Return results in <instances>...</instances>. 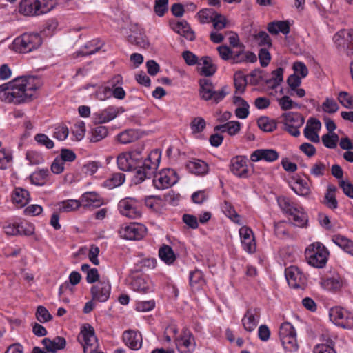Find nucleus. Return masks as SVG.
Wrapping results in <instances>:
<instances>
[{
    "label": "nucleus",
    "mask_w": 353,
    "mask_h": 353,
    "mask_svg": "<svg viewBox=\"0 0 353 353\" xmlns=\"http://www.w3.org/2000/svg\"><path fill=\"white\" fill-rule=\"evenodd\" d=\"M143 145L128 152H122L117 157L118 168L123 171L129 172L136 170V179L139 183L146 178H151L159 167L161 161V152L158 150L151 151L146 158L142 157Z\"/></svg>",
    "instance_id": "obj_1"
},
{
    "label": "nucleus",
    "mask_w": 353,
    "mask_h": 353,
    "mask_svg": "<svg viewBox=\"0 0 353 353\" xmlns=\"http://www.w3.org/2000/svg\"><path fill=\"white\" fill-rule=\"evenodd\" d=\"M39 79L34 77H21L0 85V99L9 103H28L37 97Z\"/></svg>",
    "instance_id": "obj_2"
},
{
    "label": "nucleus",
    "mask_w": 353,
    "mask_h": 353,
    "mask_svg": "<svg viewBox=\"0 0 353 353\" xmlns=\"http://www.w3.org/2000/svg\"><path fill=\"white\" fill-rule=\"evenodd\" d=\"M57 4L56 0H21L19 12L25 16H40L53 10Z\"/></svg>",
    "instance_id": "obj_3"
},
{
    "label": "nucleus",
    "mask_w": 353,
    "mask_h": 353,
    "mask_svg": "<svg viewBox=\"0 0 353 353\" xmlns=\"http://www.w3.org/2000/svg\"><path fill=\"white\" fill-rule=\"evenodd\" d=\"M199 94L201 99L205 101H211L212 103L215 104L223 100L229 93L227 85L223 86L219 90H216L214 85L208 79H201L199 81Z\"/></svg>",
    "instance_id": "obj_4"
},
{
    "label": "nucleus",
    "mask_w": 353,
    "mask_h": 353,
    "mask_svg": "<svg viewBox=\"0 0 353 353\" xmlns=\"http://www.w3.org/2000/svg\"><path fill=\"white\" fill-rule=\"evenodd\" d=\"M42 43V39L38 33H24L17 37L13 43V48L19 53H28L37 49Z\"/></svg>",
    "instance_id": "obj_5"
},
{
    "label": "nucleus",
    "mask_w": 353,
    "mask_h": 353,
    "mask_svg": "<svg viewBox=\"0 0 353 353\" xmlns=\"http://www.w3.org/2000/svg\"><path fill=\"white\" fill-rule=\"evenodd\" d=\"M328 251L321 243L311 244L305 250L308 263L315 268H323L327 261Z\"/></svg>",
    "instance_id": "obj_6"
},
{
    "label": "nucleus",
    "mask_w": 353,
    "mask_h": 353,
    "mask_svg": "<svg viewBox=\"0 0 353 353\" xmlns=\"http://www.w3.org/2000/svg\"><path fill=\"white\" fill-rule=\"evenodd\" d=\"M121 34L128 38V41L141 48H147L149 45L143 30L139 23H126V26L121 28Z\"/></svg>",
    "instance_id": "obj_7"
},
{
    "label": "nucleus",
    "mask_w": 353,
    "mask_h": 353,
    "mask_svg": "<svg viewBox=\"0 0 353 353\" xmlns=\"http://www.w3.org/2000/svg\"><path fill=\"white\" fill-rule=\"evenodd\" d=\"M77 339L81 344L84 353H94L99 348L94 330L89 324H85L81 327Z\"/></svg>",
    "instance_id": "obj_8"
},
{
    "label": "nucleus",
    "mask_w": 353,
    "mask_h": 353,
    "mask_svg": "<svg viewBox=\"0 0 353 353\" xmlns=\"http://www.w3.org/2000/svg\"><path fill=\"white\" fill-rule=\"evenodd\" d=\"M279 338L283 347L290 352L298 350L296 332L292 325L288 322L282 323L279 328Z\"/></svg>",
    "instance_id": "obj_9"
},
{
    "label": "nucleus",
    "mask_w": 353,
    "mask_h": 353,
    "mask_svg": "<svg viewBox=\"0 0 353 353\" xmlns=\"http://www.w3.org/2000/svg\"><path fill=\"white\" fill-rule=\"evenodd\" d=\"M141 202L133 197L121 199L117 205L119 213L129 219H136L141 216Z\"/></svg>",
    "instance_id": "obj_10"
},
{
    "label": "nucleus",
    "mask_w": 353,
    "mask_h": 353,
    "mask_svg": "<svg viewBox=\"0 0 353 353\" xmlns=\"http://www.w3.org/2000/svg\"><path fill=\"white\" fill-rule=\"evenodd\" d=\"M280 119L284 125V130L292 136L297 137L300 135L299 128L304 123L303 117L298 112H285L283 113Z\"/></svg>",
    "instance_id": "obj_11"
},
{
    "label": "nucleus",
    "mask_w": 353,
    "mask_h": 353,
    "mask_svg": "<svg viewBox=\"0 0 353 353\" xmlns=\"http://www.w3.org/2000/svg\"><path fill=\"white\" fill-rule=\"evenodd\" d=\"M153 175V185L159 190H164L171 187L179 179L176 172L170 168L163 169L158 173L155 172Z\"/></svg>",
    "instance_id": "obj_12"
},
{
    "label": "nucleus",
    "mask_w": 353,
    "mask_h": 353,
    "mask_svg": "<svg viewBox=\"0 0 353 353\" xmlns=\"http://www.w3.org/2000/svg\"><path fill=\"white\" fill-rule=\"evenodd\" d=\"M146 232L145 225L137 223L123 225L119 231L120 236L127 240H140L143 238Z\"/></svg>",
    "instance_id": "obj_13"
},
{
    "label": "nucleus",
    "mask_w": 353,
    "mask_h": 353,
    "mask_svg": "<svg viewBox=\"0 0 353 353\" xmlns=\"http://www.w3.org/2000/svg\"><path fill=\"white\" fill-rule=\"evenodd\" d=\"M285 274L288 285L295 289H304L307 284L305 274L296 266H290L285 269Z\"/></svg>",
    "instance_id": "obj_14"
},
{
    "label": "nucleus",
    "mask_w": 353,
    "mask_h": 353,
    "mask_svg": "<svg viewBox=\"0 0 353 353\" xmlns=\"http://www.w3.org/2000/svg\"><path fill=\"white\" fill-rule=\"evenodd\" d=\"M330 320L336 325L350 329L353 325V317L341 307H336L330 310Z\"/></svg>",
    "instance_id": "obj_15"
},
{
    "label": "nucleus",
    "mask_w": 353,
    "mask_h": 353,
    "mask_svg": "<svg viewBox=\"0 0 353 353\" xmlns=\"http://www.w3.org/2000/svg\"><path fill=\"white\" fill-rule=\"evenodd\" d=\"M175 343L180 353H192L196 347L192 334L188 330H183L182 334L175 338Z\"/></svg>",
    "instance_id": "obj_16"
},
{
    "label": "nucleus",
    "mask_w": 353,
    "mask_h": 353,
    "mask_svg": "<svg viewBox=\"0 0 353 353\" xmlns=\"http://www.w3.org/2000/svg\"><path fill=\"white\" fill-rule=\"evenodd\" d=\"M122 107L110 105L103 110L93 114L95 123H105L115 119L120 112H123Z\"/></svg>",
    "instance_id": "obj_17"
},
{
    "label": "nucleus",
    "mask_w": 353,
    "mask_h": 353,
    "mask_svg": "<svg viewBox=\"0 0 353 353\" xmlns=\"http://www.w3.org/2000/svg\"><path fill=\"white\" fill-rule=\"evenodd\" d=\"M260 310L258 308H249L242 318V325L249 332L254 331L259 323Z\"/></svg>",
    "instance_id": "obj_18"
},
{
    "label": "nucleus",
    "mask_w": 353,
    "mask_h": 353,
    "mask_svg": "<svg viewBox=\"0 0 353 353\" xmlns=\"http://www.w3.org/2000/svg\"><path fill=\"white\" fill-rule=\"evenodd\" d=\"M111 286L109 281H101L91 288L92 299L99 302H105L110 297Z\"/></svg>",
    "instance_id": "obj_19"
},
{
    "label": "nucleus",
    "mask_w": 353,
    "mask_h": 353,
    "mask_svg": "<svg viewBox=\"0 0 353 353\" xmlns=\"http://www.w3.org/2000/svg\"><path fill=\"white\" fill-rule=\"evenodd\" d=\"M131 288L137 292L147 294L154 291L152 281L144 276H133L130 282Z\"/></svg>",
    "instance_id": "obj_20"
},
{
    "label": "nucleus",
    "mask_w": 353,
    "mask_h": 353,
    "mask_svg": "<svg viewBox=\"0 0 353 353\" xmlns=\"http://www.w3.org/2000/svg\"><path fill=\"white\" fill-rule=\"evenodd\" d=\"M230 170L236 176L241 178L248 176L247 159L243 156L233 157L230 161Z\"/></svg>",
    "instance_id": "obj_21"
},
{
    "label": "nucleus",
    "mask_w": 353,
    "mask_h": 353,
    "mask_svg": "<svg viewBox=\"0 0 353 353\" xmlns=\"http://www.w3.org/2000/svg\"><path fill=\"white\" fill-rule=\"evenodd\" d=\"M239 234L243 249L249 253L254 252L256 243L252 230L246 226H243L239 230Z\"/></svg>",
    "instance_id": "obj_22"
},
{
    "label": "nucleus",
    "mask_w": 353,
    "mask_h": 353,
    "mask_svg": "<svg viewBox=\"0 0 353 353\" xmlns=\"http://www.w3.org/2000/svg\"><path fill=\"white\" fill-rule=\"evenodd\" d=\"M81 205L84 208H97L103 204L100 196L94 192H88L80 198Z\"/></svg>",
    "instance_id": "obj_23"
},
{
    "label": "nucleus",
    "mask_w": 353,
    "mask_h": 353,
    "mask_svg": "<svg viewBox=\"0 0 353 353\" xmlns=\"http://www.w3.org/2000/svg\"><path fill=\"white\" fill-rule=\"evenodd\" d=\"M321 125L319 120L316 118H310L304 129V136L313 143H319L320 139L316 130H319Z\"/></svg>",
    "instance_id": "obj_24"
},
{
    "label": "nucleus",
    "mask_w": 353,
    "mask_h": 353,
    "mask_svg": "<svg viewBox=\"0 0 353 353\" xmlns=\"http://www.w3.org/2000/svg\"><path fill=\"white\" fill-rule=\"evenodd\" d=\"M200 22H227L224 15L212 8H204L197 13Z\"/></svg>",
    "instance_id": "obj_25"
},
{
    "label": "nucleus",
    "mask_w": 353,
    "mask_h": 353,
    "mask_svg": "<svg viewBox=\"0 0 353 353\" xmlns=\"http://www.w3.org/2000/svg\"><path fill=\"white\" fill-rule=\"evenodd\" d=\"M279 153L272 149H259L256 150L250 156L252 161L256 162L261 160H265L268 162H272L277 160Z\"/></svg>",
    "instance_id": "obj_26"
},
{
    "label": "nucleus",
    "mask_w": 353,
    "mask_h": 353,
    "mask_svg": "<svg viewBox=\"0 0 353 353\" xmlns=\"http://www.w3.org/2000/svg\"><path fill=\"white\" fill-rule=\"evenodd\" d=\"M41 343L48 352L52 353H55L59 350H63L66 346V341L62 336H56L53 339L44 338Z\"/></svg>",
    "instance_id": "obj_27"
},
{
    "label": "nucleus",
    "mask_w": 353,
    "mask_h": 353,
    "mask_svg": "<svg viewBox=\"0 0 353 353\" xmlns=\"http://www.w3.org/2000/svg\"><path fill=\"white\" fill-rule=\"evenodd\" d=\"M123 339L125 345L132 350H139L142 345L141 334L134 331L124 332Z\"/></svg>",
    "instance_id": "obj_28"
},
{
    "label": "nucleus",
    "mask_w": 353,
    "mask_h": 353,
    "mask_svg": "<svg viewBox=\"0 0 353 353\" xmlns=\"http://www.w3.org/2000/svg\"><path fill=\"white\" fill-rule=\"evenodd\" d=\"M170 27L174 32L189 41H193L195 39L194 32L189 23H170Z\"/></svg>",
    "instance_id": "obj_29"
},
{
    "label": "nucleus",
    "mask_w": 353,
    "mask_h": 353,
    "mask_svg": "<svg viewBox=\"0 0 353 353\" xmlns=\"http://www.w3.org/2000/svg\"><path fill=\"white\" fill-rule=\"evenodd\" d=\"M199 65H202L199 68L200 74L205 77H211L216 71V66L212 63V59L209 57H203L198 63Z\"/></svg>",
    "instance_id": "obj_30"
},
{
    "label": "nucleus",
    "mask_w": 353,
    "mask_h": 353,
    "mask_svg": "<svg viewBox=\"0 0 353 353\" xmlns=\"http://www.w3.org/2000/svg\"><path fill=\"white\" fill-rule=\"evenodd\" d=\"M189 280L190 285L193 291L199 290L205 283L203 272L198 269L190 272Z\"/></svg>",
    "instance_id": "obj_31"
},
{
    "label": "nucleus",
    "mask_w": 353,
    "mask_h": 353,
    "mask_svg": "<svg viewBox=\"0 0 353 353\" xmlns=\"http://www.w3.org/2000/svg\"><path fill=\"white\" fill-rule=\"evenodd\" d=\"M30 200L29 192L21 188H16L12 194V201L18 208L25 206Z\"/></svg>",
    "instance_id": "obj_32"
},
{
    "label": "nucleus",
    "mask_w": 353,
    "mask_h": 353,
    "mask_svg": "<svg viewBox=\"0 0 353 353\" xmlns=\"http://www.w3.org/2000/svg\"><path fill=\"white\" fill-rule=\"evenodd\" d=\"M321 286L329 291L336 292L339 290L343 286V280L339 276L326 277L322 279L321 281Z\"/></svg>",
    "instance_id": "obj_33"
},
{
    "label": "nucleus",
    "mask_w": 353,
    "mask_h": 353,
    "mask_svg": "<svg viewBox=\"0 0 353 353\" xmlns=\"http://www.w3.org/2000/svg\"><path fill=\"white\" fill-rule=\"evenodd\" d=\"M187 169L195 174H204L207 173L208 166L206 163L199 159L189 161L186 164Z\"/></svg>",
    "instance_id": "obj_34"
},
{
    "label": "nucleus",
    "mask_w": 353,
    "mask_h": 353,
    "mask_svg": "<svg viewBox=\"0 0 353 353\" xmlns=\"http://www.w3.org/2000/svg\"><path fill=\"white\" fill-rule=\"evenodd\" d=\"M336 190V188L334 185H329L324 196L323 203L332 210L338 208V201L335 196Z\"/></svg>",
    "instance_id": "obj_35"
},
{
    "label": "nucleus",
    "mask_w": 353,
    "mask_h": 353,
    "mask_svg": "<svg viewBox=\"0 0 353 353\" xmlns=\"http://www.w3.org/2000/svg\"><path fill=\"white\" fill-rule=\"evenodd\" d=\"M159 256L167 265L172 264L176 259L172 248L168 245H163L159 248Z\"/></svg>",
    "instance_id": "obj_36"
},
{
    "label": "nucleus",
    "mask_w": 353,
    "mask_h": 353,
    "mask_svg": "<svg viewBox=\"0 0 353 353\" xmlns=\"http://www.w3.org/2000/svg\"><path fill=\"white\" fill-rule=\"evenodd\" d=\"M332 240L345 252L353 255V241L340 234L334 235Z\"/></svg>",
    "instance_id": "obj_37"
},
{
    "label": "nucleus",
    "mask_w": 353,
    "mask_h": 353,
    "mask_svg": "<svg viewBox=\"0 0 353 353\" xmlns=\"http://www.w3.org/2000/svg\"><path fill=\"white\" fill-rule=\"evenodd\" d=\"M292 189L296 194L301 196H307L311 192L307 182L301 178H298L292 185Z\"/></svg>",
    "instance_id": "obj_38"
},
{
    "label": "nucleus",
    "mask_w": 353,
    "mask_h": 353,
    "mask_svg": "<svg viewBox=\"0 0 353 353\" xmlns=\"http://www.w3.org/2000/svg\"><path fill=\"white\" fill-rule=\"evenodd\" d=\"M49 174L50 172L48 169H41L35 171L30 176V182L36 185H44Z\"/></svg>",
    "instance_id": "obj_39"
},
{
    "label": "nucleus",
    "mask_w": 353,
    "mask_h": 353,
    "mask_svg": "<svg viewBox=\"0 0 353 353\" xmlns=\"http://www.w3.org/2000/svg\"><path fill=\"white\" fill-rule=\"evenodd\" d=\"M283 80V69L278 68L272 72V77L265 79L266 84L271 88H276Z\"/></svg>",
    "instance_id": "obj_40"
},
{
    "label": "nucleus",
    "mask_w": 353,
    "mask_h": 353,
    "mask_svg": "<svg viewBox=\"0 0 353 353\" xmlns=\"http://www.w3.org/2000/svg\"><path fill=\"white\" fill-rule=\"evenodd\" d=\"M289 215L292 217L294 225L298 227H303L307 222V215L301 208L296 207L295 211H292Z\"/></svg>",
    "instance_id": "obj_41"
},
{
    "label": "nucleus",
    "mask_w": 353,
    "mask_h": 353,
    "mask_svg": "<svg viewBox=\"0 0 353 353\" xmlns=\"http://www.w3.org/2000/svg\"><path fill=\"white\" fill-rule=\"evenodd\" d=\"M259 128L265 132H271L276 128V123L274 120L268 117H261L257 120Z\"/></svg>",
    "instance_id": "obj_42"
},
{
    "label": "nucleus",
    "mask_w": 353,
    "mask_h": 353,
    "mask_svg": "<svg viewBox=\"0 0 353 353\" xmlns=\"http://www.w3.org/2000/svg\"><path fill=\"white\" fill-rule=\"evenodd\" d=\"M108 134V128L105 126L99 125L94 128L91 131L90 141L92 143H97L105 137Z\"/></svg>",
    "instance_id": "obj_43"
},
{
    "label": "nucleus",
    "mask_w": 353,
    "mask_h": 353,
    "mask_svg": "<svg viewBox=\"0 0 353 353\" xmlns=\"http://www.w3.org/2000/svg\"><path fill=\"white\" fill-rule=\"evenodd\" d=\"M125 181V174L123 173L117 172L112 174V176L105 181V186L112 189L114 188L120 186Z\"/></svg>",
    "instance_id": "obj_44"
},
{
    "label": "nucleus",
    "mask_w": 353,
    "mask_h": 353,
    "mask_svg": "<svg viewBox=\"0 0 353 353\" xmlns=\"http://www.w3.org/2000/svg\"><path fill=\"white\" fill-rule=\"evenodd\" d=\"M267 29L272 35H276L279 32L286 35L290 32V23H268Z\"/></svg>",
    "instance_id": "obj_45"
},
{
    "label": "nucleus",
    "mask_w": 353,
    "mask_h": 353,
    "mask_svg": "<svg viewBox=\"0 0 353 353\" xmlns=\"http://www.w3.org/2000/svg\"><path fill=\"white\" fill-rule=\"evenodd\" d=\"M254 40L261 48H268L272 46V40L269 34L265 31H260L254 35Z\"/></svg>",
    "instance_id": "obj_46"
},
{
    "label": "nucleus",
    "mask_w": 353,
    "mask_h": 353,
    "mask_svg": "<svg viewBox=\"0 0 353 353\" xmlns=\"http://www.w3.org/2000/svg\"><path fill=\"white\" fill-rule=\"evenodd\" d=\"M59 210L61 212H69L77 210L81 205L79 200L68 199L63 201L59 203Z\"/></svg>",
    "instance_id": "obj_47"
},
{
    "label": "nucleus",
    "mask_w": 353,
    "mask_h": 353,
    "mask_svg": "<svg viewBox=\"0 0 353 353\" xmlns=\"http://www.w3.org/2000/svg\"><path fill=\"white\" fill-rule=\"evenodd\" d=\"M234 83L236 88V93L242 94L244 92L246 87V79L243 74L241 72H236L234 75Z\"/></svg>",
    "instance_id": "obj_48"
},
{
    "label": "nucleus",
    "mask_w": 353,
    "mask_h": 353,
    "mask_svg": "<svg viewBox=\"0 0 353 353\" xmlns=\"http://www.w3.org/2000/svg\"><path fill=\"white\" fill-rule=\"evenodd\" d=\"M102 43L99 40H92L85 45V48L90 49L89 51H80L78 55L88 56L94 54L98 52L102 47Z\"/></svg>",
    "instance_id": "obj_49"
},
{
    "label": "nucleus",
    "mask_w": 353,
    "mask_h": 353,
    "mask_svg": "<svg viewBox=\"0 0 353 353\" xmlns=\"http://www.w3.org/2000/svg\"><path fill=\"white\" fill-rule=\"evenodd\" d=\"M137 139L136 132L133 130H125L117 135V140L122 144L133 142Z\"/></svg>",
    "instance_id": "obj_50"
},
{
    "label": "nucleus",
    "mask_w": 353,
    "mask_h": 353,
    "mask_svg": "<svg viewBox=\"0 0 353 353\" xmlns=\"http://www.w3.org/2000/svg\"><path fill=\"white\" fill-rule=\"evenodd\" d=\"M224 213L234 223L241 224L239 215L236 213L233 206L228 202L225 201L222 205Z\"/></svg>",
    "instance_id": "obj_51"
},
{
    "label": "nucleus",
    "mask_w": 353,
    "mask_h": 353,
    "mask_svg": "<svg viewBox=\"0 0 353 353\" xmlns=\"http://www.w3.org/2000/svg\"><path fill=\"white\" fill-rule=\"evenodd\" d=\"M321 139L326 148L334 149L337 145L339 136L336 133H327L323 135Z\"/></svg>",
    "instance_id": "obj_52"
},
{
    "label": "nucleus",
    "mask_w": 353,
    "mask_h": 353,
    "mask_svg": "<svg viewBox=\"0 0 353 353\" xmlns=\"http://www.w3.org/2000/svg\"><path fill=\"white\" fill-rule=\"evenodd\" d=\"M334 343L332 339H326V343L319 344L314 347V353H336L333 347Z\"/></svg>",
    "instance_id": "obj_53"
},
{
    "label": "nucleus",
    "mask_w": 353,
    "mask_h": 353,
    "mask_svg": "<svg viewBox=\"0 0 353 353\" xmlns=\"http://www.w3.org/2000/svg\"><path fill=\"white\" fill-rule=\"evenodd\" d=\"M277 201L279 207L285 213L290 214L292 211H295L296 207L288 198L279 197Z\"/></svg>",
    "instance_id": "obj_54"
},
{
    "label": "nucleus",
    "mask_w": 353,
    "mask_h": 353,
    "mask_svg": "<svg viewBox=\"0 0 353 353\" xmlns=\"http://www.w3.org/2000/svg\"><path fill=\"white\" fill-rule=\"evenodd\" d=\"M34 141L41 146H43L47 149H52L54 146V143L46 134L39 133L35 134Z\"/></svg>",
    "instance_id": "obj_55"
},
{
    "label": "nucleus",
    "mask_w": 353,
    "mask_h": 353,
    "mask_svg": "<svg viewBox=\"0 0 353 353\" xmlns=\"http://www.w3.org/2000/svg\"><path fill=\"white\" fill-rule=\"evenodd\" d=\"M338 100L339 103L345 108L353 109V96L345 91H341L339 93Z\"/></svg>",
    "instance_id": "obj_56"
},
{
    "label": "nucleus",
    "mask_w": 353,
    "mask_h": 353,
    "mask_svg": "<svg viewBox=\"0 0 353 353\" xmlns=\"http://www.w3.org/2000/svg\"><path fill=\"white\" fill-rule=\"evenodd\" d=\"M69 134V130L67 126L64 125H58L54 128L53 132V137L59 141H64L67 139Z\"/></svg>",
    "instance_id": "obj_57"
},
{
    "label": "nucleus",
    "mask_w": 353,
    "mask_h": 353,
    "mask_svg": "<svg viewBox=\"0 0 353 353\" xmlns=\"http://www.w3.org/2000/svg\"><path fill=\"white\" fill-rule=\"evenodd\" d=\"M205 121L202 117H195L190 123V128L193 133H199L205 128Z\"/></svg>",
    "instance_id": "obj_58"
},
{
    "label": "nucleus",
    "mask_w": 353,
    "mask_h": 353,
    "mask_svg": "<svg viewBox=\"0 0 353 353\" xmlns=\"http://www.w3.org/2000/svg\"><path fill=\"white\" fill-rule=\"evenodd\" d=\"M322 109L324 112L333 114L339 110L337 103L332 99L327 98L322 103Z\"/></svg>",
    "instance_id": "obj_59"
},
{
    "label": "nucleus",
    "mask_w": 353,
    "mask_h": 353,
    "mask_svg": "<svg viewBox=\"0 0 353 353\" xmlns=\"http://www.w3.org/2000/svg\"><path fill=\"white\" fill-rule=\"evenodd\" d=\"M26 159L31 165H38L43 162V158L41 154L32 150L27 152Z\"/></svg>",
    "instance_id": "obj_60"
},
{
    "label": "nucleus",
    "mask_w": 353,
    "mask_h": 353,
    "mask_svg": "<svg viewBox=\"0 0 353 353\" xmlns=\"http://www.w3.org/2000/svg\"><path fill=\"white\" fill-rule=\"evenodd\" d=\"M37 319L41 323H45L50 321L52 318L48 310L43 306H39L37 310Z\"/></svg>",
    "instance_id": "obj_61"
},
{
    "label": "nucleus",
    "mask_w": 353,
    "mask_h": 353,
    "mask_svg": "<svg viewBox=\"0 0 353 353\" xmlns=\"http://www.w3.org/2000/svg\"><path fill=\"white\" fill-rule=\"evenodd\" d=\"M18 228L19 235L30 236L34 232V225L27 222L18 223Z\"/></svg>",
    "instance_id": "obj_62"
},
{
    "label": "nucleus",
    "mask_w": 353,
    "mask_h": 353,
    "mask_svg": "<svg viewBox=\"0 0 353 353\" xmlns=\"http://www.w3.org/2000/svg\"><path fill=\"white\" fill-rule=\"evenodd\" d=\"M12 160V154L5 150H0V169L5 170Z\"/></svg>",
    "instance_id": "obj_63"
},
{
    "label": "nucleus",
    "mask_w": 353,
    "mask_h": 353,
    "mask_svg": "<svg viewBox=\"0 0 353 353\" xmlns=\"http://www.w3.org/2000/svg\"><path fill=\"white\" fill-rule=\"evenodd\" d=\"M110 86L99 87L95 92V97L100 101H105L111 96Z\"/></svg>",
    "instance_id": "obj_64"
}]
</instances>
